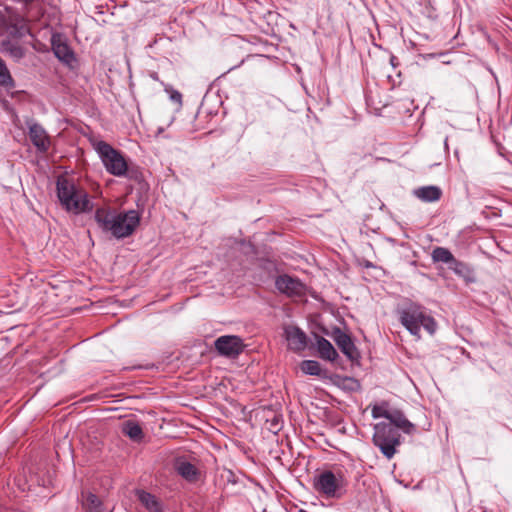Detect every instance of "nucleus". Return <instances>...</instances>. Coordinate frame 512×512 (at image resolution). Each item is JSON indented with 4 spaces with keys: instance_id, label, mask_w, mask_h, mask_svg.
Wrapping results in <instances>:
<instances>
[{
    "instance_id": "18",
    "label": "nucleus",
    "mask_w": 512,
    "mask_h": 512,
    "mask_svg": "<svg viewBox=\"0 0 512 512\" xmlns=\"http://www.w3.org/2000/svg\"><path fill=\"white\" fill-rule=\"evenodd\" d=\"M432 259L434 262L448 264L449 268L456 272H458V267L462 266V263L459 262L447 248L443 247H437L433 250Z\"/></svg>"
},
{
    "instance_id": "4",
    "label": "nucleus",
    "mask_w": 512,
    "mask_h": 512,
    "mask_svg": "<svg viewBox=\"0 0 512 512\" xmlns=\"http://www.w3.org/2000/svg\"><path fill=\"white\" fill-rule=\"evenodd\" d=\"M400 438V433L391 424L380 422L374 426L373 443L387 459L395 455L396 447L401 443Z\"/></svg>"
},
{
    "instance_id": "15",
    "label": "nucleus",
    "mask_w": 512,
    "mask_h": 512,
    "mask_svg": "<svg viewBox=\"0 0 512 512\" xmlns=\"http://www.w3.org/2000/svg\"><path fill=\"white\" fill-rule=\"evenodd\" d=\"M413 195L423 202L431 203L439 201L443 195V192L439 186L427 185L414 189Z\"/></svg>"
},
{
    "instance_id": "6",
    "label": "nucleus",
    "mask_w": 512,
    "mask_h": 512,
    "mask_svg": "<svg viewBox=\"0 0 512 512\" xmlns=\"http://www.w3.org/2000/svg\"><path fill=\"white\" fill-rule=\"evenodd\" d=\"M314 488L328 497H334L341 488V479L332 471L326 470L314 478Z\"/></svg>"
},
{
    "instance_id": "8",
    "label": "nucleus",
    "mask_w": 512,
    "mask_h": 512,
    "mask_svg": "<svg viewBox=\"0 0 512 512\" xmlns=\"http://www.w3.org/2000/svg\"><path fill=\"white\" fill-rule=\"evenodd\" d=\"M331 337L339 347L341 352L351 361L358 360L360 354L353 343L351 337L343 332L339 327H334L331 333Z\"/></svg>"
},
{
    "instance_id": "27",
    "label": "nucleus",
    "mask_w": 512,
    "mask_h": 512,
    "mask_svg": "<svg viewBox=\"0 0 512 512\" xmlns=\"http://www.w3.org/2000/svg\"><path fill=\"white\" fill-rule=\"evenodd\" d=\"M389 412H390V410L386 409L382 405H375V406H373L372 411H371L372 417L374 419H377V418H380V417L388 419Z\"/></svg>"
},
{
    "instance_id": "31",
    "label": "nucleus",
    "mask_w": 512,
    "mask_h": 512,
    "mask_svg": "<svg viewBox=\"0 0 512 512\" xmlns=\"http://www.w3.org/2000/svg\"><path fill=\"white\" fill-rule=\"evenodd\" d=\"M390 63L393 67H396L399 63H398V59L396 56L392 55L390 57Z\"/></svg>"
},
{
    "instance_id": "28",
    "label": "nucleus",
    "mask_w": 512,
    "mask_h": 512,
    "mask_svg": "<svg viewBox=\"0 0 512 512\" xmlns=\"http://www.w3.org/2000/svg\"><path fill=\"white\" fill-rule=\"evenodd\" d=\"M11 2L21 6L22 11L29 12L38 0H10Z\"/></svg>"
},
{
    "instance_id": "13",
    "label": "nucleus",
    "mask_w": 512,
    "mask_h": 512,
    "mask_svg": "<svg viewBox=\"0 0 512 512\" xmlns=\"http://www.w3.org/2000/svg\"><path fill=\"white\" fill-rule=\"evenodd\" d=\"M0 52L19 61L25 56L24 48L18 43V39L4 37L0 41Z\"/></svg>"
},
{
    "instance_id": "29",
    "label": "nucleus",
    "mask_w": 512,
    "mask_h": 512,
    "mask_svg": "<svg viewBox=\"0 0 512 512\" xmlns=\"http://www.w3.org/2000/svg\"><path fill=\"white\" fill-rule=\"evenodd\" d=\"M343 385L345 388L354 391L360 388V383L358 380L352 378V377H344L343 378Z\"/></svg>"
},
{
    "instance_id": "22",
    "label": "nucleus",
    "mask_w": 512,
    "mask_h": 512,
    "mask_svg": "<svg viewBox=\"0 0 512 512\" xmlns=\"http://www.w3.org/2000/svg\"><path fill=\"white\" fill-rule=\"evenodd\" d=\"M82 505L86 512H106L102 501L93 493H82Z\"/></svg>"
},
{
    "instance_id": "32",
    "label": "nucleus",
    "mask_w": 512,
    "mask_h": 512,
    "mask_svg": "<svg viewBox=\"0 0 512 512\" xmlns=\"http://www.w3.org/2000/svg\"><path fill=\"white\" fill-rule=\"evenodd\" d=\"M447 142H448V139L446 138V139H445V142H444V144H445V147H446V148H448V144H447Z\"/></svg>"
},
{
    "instance_id": "30",
    "label": "nucleus",
    "mask_w": 512,
    "mask_h": 512,
    "mask_svg": "<svg viewBox=\"0 0 512 512\" xmlns=\"http://www.w3.org/2000/svg\"><path fill=\"white\" fill-rule=\"evenodd\" d=\"M170 99L174 102V103H177V104H181L182 103V95L180 92L178 91H173L170 95Z\"/></svg>"
},
{
    "instance_id": "24",
    "label": "nucleus",
    "mask_w": 512,
    "mask_h": 512,
    "mask_svg": "<svg viewBox=\"0 0 512 512\" xmlns=\"http://www.w3.org/2000/svg\"><path fill=\"white\" fill-rule=\"evenodd\" d=\"M122 432L133 441H140L143 438L141 426L135 421H126L123 423Z\"/></svg>"
},
{
    "instance_id": "7",
    "label": "nucleus",
    "mask_w": 512,
    "mask_h": 512,
    "mask_svg": "<svg viewBox=\"0 0 512 512\" xmlns=\"http://www.w3.org/2000/svg\"><path fill=\"white\" fill-rule=\"evenodd\" d=\"M215 349L217 352L226 357H236L244 349L243 341L235 335H224L216 339Z\"/></svg>"
},
{
    "instance_id": "10",
    "label": "nucleus",
    "mask_w": 512,
    "mask_h": 512,
    "mask_svg": "<svg viewBox=\"0 0 512 512\" xmlns=\"http://www.w3.org/2000/svg\"><path fill=\"white\" fill-rule=\"evenodd\" d=\"M51 46L55 57L59 61L65 64H71L75 60L73 50L70 48L61 34L52 35Z\"/></svg>"
},
{
    "instance_id": "3",
    "label": "nucleus",
    "mask_w": 512,
    "mask_h": 512,
    "mask_svg": "<svg viewBox=\"0 0 512 512\" xmlns=\"http://www.w3.org/2000/svg\"><path fill=\"white\" fill-rule=\"evenodd\" d=\"M400 322L412 335L418 338H420L421 327L429 334H434L437 328L436 321L426 313L425 308L414 303L401 310Z\"/></svg>"
},
{
    "instance_id": "9",
    "label": "nucleus",
    "mask_w": 512,
    "mask_h": 512,
    "mask_svg": "<svg viewBox=\"0 0 512 512\" xmlns=\"http://www.w3.org/2000/svg\"><path fill=\"white\" fill-rule=\"evenodd\" d=\"M275 286L279 292L287 296H301L304 293L305 286L297 278L287 274L280 275L275 280Z\"/></svg>"
},
{
    "instance_id": "21",
    "label": "nucleus",
    "mask_w": 512,
    "mask_h": 512,
    "mask_svg": "<svg viewBox=\"0 0 512 512\" xmlns=\"http://www.w3.org/2000/svg\"><path fill=\"white\" fill-rule=\"evenodd\" d=\"M138 499L148 512H163L162 505L156 496L146 491H138Z\"/></svg>"
},
{
    "instance_id": "20",
    "label": "nucleus",
    "mask_w": 512,
    "mask_h": 512,
    "mask_svg": "<svg viewBox=\"0 0 512 512\" xmlns=\"http://www.w3.org/2000/svg\"><path fill=\"white\" fill-rule=\"evenodd\" d=\"M102 229L104 237L111 239H122L130 236L136 226H99Z\"/></svg>"
},
{
    "instance_id": "17",
    "label": "nucleus",
    "mask_w": 512,
    "mask_h": 512,
    "mask_svg": "<svg viewBox=\"0 0 512 512\" xmlns=\"http://www.w3.org/2000/svg\"><path fill=\"white\" fill-rule=\"evenodd\" d=\"M19 20H23V16L14 7L3 5L0 8V32L19 22Z\"/></svg>"
},
{
    "instance_id": "2",
    "label": "nucleus",
    "mask_w": 512,
    "mask_h": 512,
    "mask_svg": "<svg viewBox=\"0 0 512 512\" xmlns=\"http://www.w3.org/2000/svg\"><path fill=\"white\" fill-rule=\"evenodd\" d=\"M93 147L109 174L116 177L125 176L132 180H138V171L129 169L127 160L121 151L102 140L95 142Z\"/></svg>"
},
{
    "instance_id": "25",
    "label": "nucleus",
    "mask_w": 512,
    "mask_h": 512,
    "mask_svg": "<svg viewBox=\"0 0 512 512\" xmlns=\"http://www.w3.org/2000/svg\"><path fill=\"white\" fill-rule=\"evenodd\" d=\"M300 369L303 373L313 376H319L321 374V366L319 362L315 360H304L300 364Z\"/></svg>"
},
{
    "instance_id": "23",
    "label": "nucleus",
    "mask_w": 512,
    "mask_h": 512,
    "mask_svg": "<svg viewBox=\"0 0 512 512\" xmlns=\"http://www.w3.org/2000/svg\"><path fill=\"white\" fill-rule=\"evenodd\" d=\"M29 33V27L25 23V19L19 20V22L14 23L9 28H6L1 34H6L5 37H9L11 39H22L26 34Z\"/></svg>"
},
{
    "instance_id": "1",
    "label": "nucleus",
    "mask_w": 512,
    "mask_h": 512,
    "mask_svg": "<svg viewBox=\"0 0 512 512\" xmlns=\"http://www.w3.org/2000/svg\"><path fill=\"white\" fill-rule=\"evenodd\" d=\"M57 195L62 206L69 212L80 214L93 209L88 193L73 180L60 177L57 180Z\"/></svg>"
},
{
    "instance_id": "14",
    "label": "nucleus",
    "mask_w": 512,
    "mask_h": 512,
    "mask_svg": "<svg viewBox=\"0 0 512 512\" xmlns=\"http://www.w3.org/2000/svg\"><path fill=\"white\" fill-rule=\"evenodd\" d=\"M174 468L180 476L189 482H195L198 479V469L183 457L175 459Z\"/></svg>"
},
{
    "instance_id": "12",
    "label": "nucleus",
    "mask_w": 512,
    "mask_h": 512,
    "mask_svg": "<svg viewBox=\"0 0 512 512\" xmlns=\"http://www.w3.org/2000/svg\"><path fill=\"white\" fill-rule=\"evenodd\" d=\"M29 138L39 152L46 153L49 150L50 138L40 124L33 122L29 125Z\"/></svg>"
},
{
    "instance_id": "11",
    "label": "nucleus",
    "mask_w": 512,
    "mask_h": 512,
    "mask_svg": "<svg viewBox=\"0 0 512 512\" xmlns=\"http://www.w3.org/2000/svg\"><path fill=\"white\" fill-rule=\"evenodd\" d=\"M285 338L288 347L294 352L303 351L307 346V336L305 332L297 326L289 325L284 328Z\"/></svg>"
},
{
    "instance_id": "26",
    "label": "nucleus",
    "mask_w": 512,
    "mask_h": 512,
    "mask_svg": "<svg viewBox=\"0 0 512 512\" xmlns=\"http://www.w3.org/2000/svg\"><path fill=\"white\" fill-rule=\"evenodd\" d=\"M0 85L5 87H13L14 82L5 62L0 58Z\"/></svg>"
},
{
    "instance_id": "16",
    "label": "nucleus",
    "mask_w": 512,
    "mask_h": 512,
    "mask_svg": "<svg viewBox=\"0 0 512 512\" xmlns=\"http://www.w3.org/2000/svg\"><path fill=\"white\" fill-rule=\"evenodd\" d=\"M388 424H391L397 430L402 429L405 433L411 434L415 431V425L411 423L400 410H391L389 412Z\"/></svg>"
},
{
    "instance_id": "5",
    "label": "nucleus",
    "mask_w": 512,
    "mask_h": 512,
    "mask_svg": "<svg viewBox=\"0 0 512 512\" xmlns=\"http://www.w3.org/2000/svg\"><path fill=\"white\" fill-rule=\"evenodd\" d=\"M97 224H139L140 215L137 210L116 211L102 207L95 212Z\"/></svg>"
},
{
    "instance_id": "19",
    "label": "nucleus",
    "mask_w": 512,
    "mask_h": 512,
    "mask_svg": "<svg viewBox=\"0 0 512 512\" xmlns=\"http://www.w3.org/2000/svg\"><path fill=\"white\" fill-rule=\"evenodd\" d=\"M316 345L320 358L331 362L338 358V352L324 337L316 335Z\"/></svg>"
}]
</instances>
